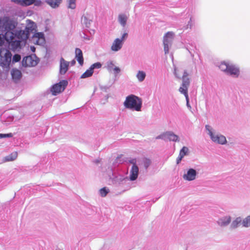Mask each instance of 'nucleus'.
<instances>
[{
    "mask_svg": "<svg viewBox=\"0 0 250 250\" xmlns=\"http://www.w3.org/2000/svg\"><path fill=\"white\" fill-rule=\"evenodd\" d=\"M17 25L15 21L5 17L2 19L1 31L5 34H0V44L4 43V41L8 44V47L12 51L21 48V43L28 38V33L24 31H20L17 35L13 33Z\"/></svg>",
    "mask_w": 250,
    "mask_h": 250,
    "instance_id": "1",
    "label": "nucleus"
},
{
    "mask_svg": "<svg viewBox=\"0 0 250 250\" xmlns=\"http://www.w3.org/2000/svg\"><path fill=\"white\" fill-rule=\"evenodd\" d=\"M142 101L141 98L134 95L127 96L124 102L125 107L134 109L136 111H141Z\"/></svg>",
    "mask_w": 250,
    "mask_h": 250,
    "instance_id": "2",
    "label": "nucleus"
},
{
    "mask_svg": "<svg viewBox=\"0 0 250 250\" xmlns=\"http://www.w3.org/2000/svg\"><path fill=\"white\" fill-rule=\"evenodd\" d=\"M220 69L232 76L237 77L239 75V70L235 65L226 62H222L219 65Z\"/></svg>",
    "mask_w": 250,
    "mask_h": 250,
    "instance_id": "3",
    "label": "nucleus"
},
{
    "mask_svg": "<svg viewBox=\"0 0 250 250\" xmlns=\"http://www.w3.org/2000/svg\"><path fill=\"white\" fill-rule=\"evenodd\" d=\"M67 83V81L62 80L59 83L54 84L51 89L52 94L53 95H56L57 94L62 92L65 89Z\"/></svg>",
    "mask_w": 250,
    "mask_h": 250,
    "instance_id": "4",
    "label": "nucleus"
},
{
    "mask_svg": "<svg viewBox=\"0 0 250 250\" xmlns=\"http://www.w3.org/2000/svg\"><path fill=\"white\" fill-rule=\"evenodd\" d=\"M188 74L187 72H184L183 75V83L182 86L179 88V91L183 94H185V92L188 93V89L189 85V80L188 78Z\"/></svg>",
    "mask_w": 250,
    "mask_h": 250,
    "instance_id": "5",
    "label": "nucleus"
},
{
    "mask_svg": "<svg viewBox=\"0 0 250 250\" xmlns=\"http://www.w3.org/2000/svg\"><path fill=\"white\" fill-rule=\"evenodd\" d=\"M32 40L34 44L38 45L43 44L45 42L43 33L42 32L36 33L32 37Z\"/></svg>",
    "mask_w": 250,
    "mask_h": 250,
    "instance_id": "6",
    "label": "nucleus"
},
{
    "mask_svg": "<svg viewBox=\"0 0 250 250\" xmlns=\"http://www.w3.org/2000/svg\"><path fill=\"white\" fill-rule=\"evenodd\" d=\"M210 137L211 140L215 143L220 144H224L226 143V137L223 135H214L212 132H210Z\"/></svg>",
    "mask_w": 250,
    "mask_h": 250,
    "instance_id": "7",
    "label": "nucleus"
},
{
    "mask_svg": "<svg viewBox=\"0 0 250 250\" xmlns=\"http://www.w3.org/2000/svg\"><path fill=\"white\" fill-rule=\"evenodd\" d=\"M22 63L23 65L25 66H33L36 65L37 62L32 59V56H28L23 58Z\"/></svg>",
    "mask_w": 250,
    "mask_h": 250,
    "instance_id": "8",
    "label": "nucleus"
},
{
    "mask_svg": "<svg viewBox=\"0 0 250 250\" xmlns=\"http://www.w3.org/2000/svg\"><path fill=\"white\" fill-rule=\"evenodd\" d=\"M196 174L197 173L195 169L190 168L187 174L183 175V178L188 181H192L195 179Z\"/></svg>",
    "mask_w": 250,
    "mask_h": 250,
    "instance_id": "9",
    "label": "nucleus"
},
{
    "mask_svg": "<svg viewBox=\"0 0 250 250\" xmlns=\"http://www.w3.org/2000/svg\"><path fill=\"white\" fill-rule=\"evenodd\" d=\"M69 62L66 61L63 58L60 59V72L61 74H64L68 69Z\"/></svg>",
    "mask_w": 250,
    "mask_h": 250,
    "instance_id": "10",
    "label": "nucleus"
},
{
    "mask_svg": "<svg viewBox=\"0 0 250 250\" xmlns=\"http://www.w3.org/2000/svg\"><path fill=\"white\" fill-rule=\"evenodd\" d=\"M139 168L137 165L132 166L131 170L129 179L131 181L135 180L138 176Z\"/></svg>",
    "mask_w": 250,
    "mask_h": 250,
    "instance_id": "11",
    "label": "nucleus"
},
{
    "mask_svg": "<svg viewBox=\"0 0 250 250\" xmlns=\"http://www.w3.org/2000/svg\"><path fill=\"white\" fill-rule=\"evenodd\" d=\"M165 135L166 140L173 142L179 141V137L171 131L166 132Z\"/></svg>",
    "mask_w": 250,
    "mask_h": 250,
    "instance_id": "12",
    "label": "nucleus"
},
{
    "mask_svg": "<svg viewBox=\"0 0 250 250\" xmlns=\"http://www.w3.org/2000/svg\"><path fill=\"white\" fill-rule=\"evenodd\" d=\"M122 44L123 42L121 40L116 39L111 46V50L114 51H118L122 48Z\"/></svg>",
    "mask_w": 250,
    "mask_h": 250,
    "instance_id": "13",
    "label": "nucleus"
},
{
    "mask_svg": "<svg viewBox=\"0 0 250 250\" xmlns=\"http://www.w3.org/2000/svg\"><path fill=\"white\" fill-rule=\"evenodd\" d=\"M174 33L172 32H167L164 36L163 44H171L173 39Z\"/></svg>",
    "mask_w": 250,
    "mask_h": 250,
    "instance_id": "14",
    "label": "nucleus"
},
{
    "mask_svg": "<svg viewBox=\"0 0 250 250\" xmlns=\"http://www.w3.org/2000/svg\"><path fill=\"white\" fill-rule=\"evenodd\" d=\"M75 58L77 59L78 62L81 65H83V58L82 50L80 49L77 48L75 49Z\"/></svg>",
    "mask_w": 250,
    "mask_h": 250,
    "instance_id": "15",
    "label": "nucleus"
},
{
    "mask_svg": "<svg viewBox=\"0 0 250 250\" xmlns=\"http://www.w3.org/2000/svg\"><path fill=\"white\" fill-rule=\"evenodd\" d=\"M11 75L12 79L16 81L19 80L21 77V73L17 69H13L11 71Z\"/></svg>",
    "mask_w": 250,
    "mask_h": 250,
    "instance_id": "16",
    "label": "nucleus"
},
{
    "mask_svg": "<svg viewBox=\"0 0 250 250\" xmlns=\"http://www.w3.org/2000/svg\"><path fill=\"white\" fill-rule=\"evenodd\" d=\"M231 217L230 216H226L220 219L218 221V224L221 226H225L230 223Z\"/></svg>",
    "mask_w": 250,
    "mask_h": 250,
    "instance_id": "17",
    "label": "nucleus"
},
{
    "mask_svg": "<svg viewBox=\"0 0 250 250\" xmlns=\"http://www.w3.org/2000/svg\"><path fill=\"white\" fill-rule=\"evenodd\" d=\"M11 57L12 54L11 52L9 50H6L4 56L5 62H2V63L4 65L8 64L11 62Z\"/></svg>",
    "mask_w": 250,
    "mask_h": 250,
    "instance_id": "18",
    "label": "nucleus"
},
{
    "mask_svg": "<svg viewBox=\"0 0 250 250\" xmlns=\"http://www.w3.org/2000/svg\"><path fill=\"white\" fill-rule=\"evenodd\" d=\"M62 0H47L46 3L52 8H56L59 6Z\"/></svg>",
    "mask_w": 250,
    "mask_h": 250,
    "instance_id": "19",
    "label": "nucleus"
},
{
    "mask_svg": "<svg viewBox=\"0 0 250 250\" xmlns=\"http://www.w3.org/2000/svg\"><path fill=\"white\" fill-rule=\"evenodd\" d=\"M93 74V71L90 67L89 69L86 70L81 76V79H84L91 77Z\"/></svg>",
    "mask_w": 250,
    "mask_h": 250,
    "instance_id": "20",
    "label": "nucleus"
},
{
    "mask_svg": "<svg viewBox=\"0 0 250 250\" xmlns=\"http://www.w3.org/2000/svg\"><path fill=\"white\" fill-rule=\"evenodd\" d=\"M18 156L17 152H13L5 157L6 161H12L15 160Z\"/></svg>",
    "mask_w": 250,
    "mask_h": 250,
    "instance_id": "21",
    "label": "nucleus"
},
{
    "mask_svg": "<svg viewBox=\"0 0 250 250\" xmlns=\"http://www.w3.org/2000/svg\"><path fill=\"white\" fill-rule=\"evenodd\" d=\"M92 20L89 19L86 16H83L82 18V22L85 25L86 27H89Z\"/></svg>",
    "mask_w": 250,
    "mask_h": 250,
    "instance_id": "22",
    "label": "nucleus"
},
{
    "mask_svg": "<svg viewBox=\"0 0 250 250\" xmlns=\"http://www.w3.org/2000/svg\"><path fill=\"white\" fill-rule=\"evenodd\" d=\"M126 20L127 17L125 15L121 14L119 16V21L123 26H125V25Z\"/></svg>",
    "mask_w": 250,
    "mask_h": 250,
    "instance_id": "23",
    "label": "nucleus"
},
{
    "mask_svg": "<svg viewBox=\"0 0 250 250\" xmlns=\"http://www.w3.org/2000/svg\"><path fill=\"white\" fill-rule=\"evenodd\" d=\"M35 0H21L20 1V4L22 6H29L32 4Z\"/></svg>",
    "mask_w": 250,
    "mask_h": 250,
    "instance_id": "24",
    "label": "nucleus"
},
{
    "mask_svg": "<svg viewBox=\"0 0 250 250\" xmlns=\"http://www.w3.org/2000/svg\"><path fill=\"white\" fill-rule=\"evenodd\" d=\"M137 77L139 81L142 82L146 77V73L144 71H139L137 74Z\"/></svg>",
    "mask_w": 250,
    "mask_h": 250,
    "instance_id": "25",
    "label": "nucleus"
},
{
    "mask_svg": "<svg viewBox=\"0 0 250 250\" xmlns=\"http://www.w3.org/2000/svg\"><path fill=\"white\" fill-rule=\"evenodd\" d=\"M242 225L244 227H250V215L247 216L243 220Z\"/></svg>",
    "mask_w": 250,
    "mask_h": 250,
    "instance_id": "26",
    "label": "nucleus"
},
{
    "mask_svg": "<svg viewBox=\"0 0 250 250\" xmlns=\"http://www.w3.org/2000/svg\"><path fill=\"white\" fill-rule=\"evenodd\" d=\"M188 148L186 146H183L180 151L179 155L184 157L185 155H188Z\"/></svg>",
    "mask_w": 250,
    "mask_h": 250,
    "instance_id": "27",
    "label": "nucleus"
},
{
    "mask_svg": "<svg viewBox=\"0 0 250 250\" xmlns=\"http://www.w3.org/2000/svg\"><path fill=\"white\" fill-rule=\"evenodd\" d=\"M241 222V219L240 217L237 218L234 221H233L231 225V227L232 228H236L237 227L238 225Z\"/></svg>",
    "mask_w": 250,
    "mask_h": 250,
    "instance_id": "28",
    "label": "nucleus"
},
{
    "mask_svg": "<svg viewBox=\"0 0 250 250\" xmlns=\"http://www.w3.org/2000/svg\"><path fill=\"white\" fill-rule=\"evenodd\" d=\"M109 190L105 187L101 188L100 190V193L102 197H105L109 192Z\"/></svg>",
    "mask_w": 250,
    "mask_h": 250,
    "instance_id": "29",
    "label": "nucleus"
},
{
    "mask_svg": "<svg viewBox=\"0 0 250 250\" xmlns=\"http://www.w3.org/2000/svg\"><path fill=\"white\" fill-rule=\"evenodd\" d=\"M76 0H68V8L74 9L76 8Z\"/></svg>",
    "mask_w": 250,
    "mask_h": 250,
    "instance_id": "30",
    "label": "nucleus"
},
{
    "mask_svg": "<svg viewBox=\"0 0 250 250\" xmlns=\"http://www.w3.org/2000/svg\"><path fill=\"white\" fill-rule=\"evenodd\" d=\"M114 65L113 63L111 61L108 62L106 63V68L109 71H111L114 69Z\"/></svg>",
    "mask_w": 250,
    "mask_h": 250,
    "instance_id": "31",
    "label": "nucleus"
},
{
    "mask_svg": "<svg viewBox=\"0 0 250 250\" xmlns=\"http://www.w3.org/2000/svg\"><path fill=\"white\" fill-rule=\"evenodd\" d=\"M102 66V64L100 62H96L91 65L90 68L93 71L94 68H100Z\"/></svg>",
    "mask_w": 250,
    "mask_h": 250,
    "instance_id": "32",
    "label": "nucleus"
},
{
    "mask_svg": "<svg viewBox=\"0 0 250 250\" xmlns=\"http://www.w3.org/2000/svg\"><path fill=\"white\" fill-rule=\"evenodd\" d=\"M21 59V56L19 54H15L13 57V61L14 62H18L20 61Z\"/></svg>",
    "mask_w": 250,
    "mask_h": 250,
    "instance_id": "33",
    "label": "nucleus"
},
{
    "mask_svg": "<svg viewBox=\"0 0 250 250\" xmlns=\"http://www.w3.org/2000/svg\"><path fill=\"white\" fill-rule=\"evenodd\" d=\"M171 44H164V51L166 54H168L169 52V45Z\"/></svg>",
    "mask_w": 250,
    "mask_h": 250,
    "instance_id": "34",
    "label": "nucleus"
},
{
    "mask_svg": "<svg viewBox=\"0 0 250 250\" xmlns=\"http://www.w3.org/2000/svg\"><path fill=\"white\" fill-rule=\"evenodd\" d=\"M13 136V134L11 133L8 134H0V139L6 137H12Z\"/></svg>",
    "mask_w": 250,
    "mask_h": 250,
    "instance_id": "35",
    "label": "nucleus"
},
{
    "mask_svg": "<svg viewBox=\"0 0 250 250\" xmlns=\"http://www.w3.org/2000/svg\"><path fill=\"white\" fill-rule=\"evenodd\" d=\"M151 162L150 160L148 159H145L144 160V165L146 168H147L150 164Z\"/></svg>",
    "mask_w": 250,
    "mask_h": 250,
    "instance_id": "36",
    "label": "nucleus"
},
{
    "mask_svg": "<svg viewBox=\"0 0 250 250\" xmlns=\"http://www.w3.org/2000/svg\"><path fill=\"white\" fill-rule=\"evenodd\" d=\"M165 132L161 134V135L157 136L156 137V139H163V140H166V137H165Z\"/></svg>",
    "mask_w": 250,
    "mask_h": 250,
    "instance_id": "37",
    "label": "nucleus"
},
{
    "mask_svg": "<svg viewBox=\"0 0 250 250\" xmlns=\"http://www.w3.org/2000/svg\"><path fill=\"white\" fill-rule=\"evenodd\" d=\"M186 97V101H187V105L188 107H190V106L189 105V98H188V93H186V92H185V94H184Z\"/></svg>",
    "mask_w": 250,
    "mask_h": 250,
    "instance_id": "38",
    "label": "nucleus"
},
{
    "mask_svg": "<svg viewBox=\"0 0 250 250\" xmlns=\"http://www.w3.org/2000/svg\"><path fill=\"white\" fill-rule=\"evenodd\" d=\"M183 158V157H182L180 155H179L178 157H177V158L176 159V162H177V164H179L180 163V162L181 161Z\"/></svg>",
    "mask_w": 250,
    "mask_h": 250,
    "instance_id": "39",
    "label": "nucleus"
},
{
    "mask_svg": "<svg viewBox=\"0 0 250 250\" xmlns=\"http://www.w3.org/2000/svg\"><path fill=\"white\" fill-rule=\"evenodd\" d=\"M113 70L114 71L115 73L116 74L119 73L120 72V69L119 67H116V66L114 67V68Z\"/></svg>",
    "mask_w": 250,
    "mask_h": 250,
    "instance_id": "40",
    "label": "nucleus"
},
{
    "mask_svg": "<svg viewBox=\"0 0 250 250\" xmlns=\"http://www.w3.org/2000/svg\"><path fill=\"white\" fill-rule=\"evenodd\" d=\"M206 128L208 131V134L210 135V132H212L211 130L210 126L209 125H206Z\"/></svg>",
    "mask_w": 250,
    "mask_h": 250,
    "instance_id": "41",
    "label": "nucleus"
},
{
    "mask_svg": "<svg viewBox=\"0 0 250 250\" xmlns=\"http://www.w3.org/2000/svg\"><path fill=\"white\" fill-rule=\"evenodd\" d=\"M127 33H124V34L123 35V36L122 37V39H121L122 42L125 40V38L127 37Z\"/></svg>",
    "mask_w": 250,
    "mask_h": 250,
    "instance_id": "42",
    "label": "nucleus"
},
{
    "mask_svg": "<svg viewBox=\"0 0 250 250\" xmlns=\"http://www.w3.org/2000/svg\"><path fill=\"white\" fill-rule=\"evenodd\" d=\"M129 162L130 163H131L133 165V166L136 165L135 159H132V160H130Z\"/></svg>",
    "mask_w": 250,
    "mask_h": 250,
    "instance_id": "43",
    "label": "nucleus"
},
{
    "mask_svg": "<svg viewBox=\"0 0 250 250\" xmlns=\"http://www.w3.org/2000/svg\"><path fill=\"white\" fill-rule=\"evenodd\" d=\"M75 63H76V61L74 60H73L70 62V64L71 65H74L75 64Z\"/></svg>",
    "mask_w": 250,
    "mask_h": 250,
    "instance_id": "44",
    "label": "nucleus"
},
{
    "mask_svg": "<svg viewBox=\"0 0 250 250\" xmlns=\"http://www.w3.org/2000/svg\"><path fill=\"white\" fill-rule=\"evenodd\" d=\"M2 27V19L0 18V29H1Z\"/></svg>",
    "mask_w": 250,
    "mask_h": 250,
    "instance_id": "45",
    "label": "nucleus"
},
{
    "mask_svg": "<svg viewBox=\"0 0 250 250\" xmlns=\"http://www.w3.org/2000/svg\"><path fill=\"white\" fill-rule=\"evenodd\" d=\"M3 43L0 44V46H1ZM0 57H2V51L0 50Z\"/></svg>",
    "mask_w": 250,
    "mask_h": 250,
    "instance_id": "46",
    "label": "nucleus"
},
{
    "mask_svg": "<svg viewBox=\"0 0 250 250\" xmlns=\"http://www.w3.org/2000/svg\"><path fill=\"white\" fill-rule=\"evenodd\" d=\"M31 49L32 51L33 52H34L35 50V48L34 46H33V47L31 46Z\"/></svg>",
    "mask_w": 250,
    "mask_h": 250,
    "instance_id": "47",
    "label": "nucleus"
}]
</instances>
